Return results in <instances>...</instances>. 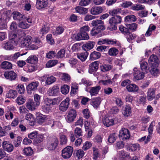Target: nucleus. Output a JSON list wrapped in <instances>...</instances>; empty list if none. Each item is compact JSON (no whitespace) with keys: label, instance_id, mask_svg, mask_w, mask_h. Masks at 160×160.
<instances>
[{"label":"nucleus","instance_id":"44","mask_svg":"<svg viewBox=\"0 0 160 160\" xmlns=\"http://www.w3.org/2000/svg\"><path fill=\"white\" fill-rule=\"evenodd\" d=\"M16 89L18 92L21 94H23L25 91V88L24 85L21 84H18L16 86Z\"/></svg>","mask_w":160,"mask_h":160},{"label":"nucleus","instance_id":"21","mask_svg":"<svg viewBox=\"0 0 160 160\" xmlns=\"http://www.w3.org/2000/svg\"><path fill=\"white\" fill-rule=\"evenodd\" d=\"M102 8L101 7H93L90 10V13L92 15H98L102 13Z\"/></svg>","mask_w":160,"mask_h":160},{"label":"nucleus","instance_id":"32","mask_svg":"<svg viewBox=\"0 0 160 160\" xmlns=\"http://www.w3.org/2000/svg\"><path fill=\"white\" fill-rule=\"evenodd\" d=\"M140 149V146L138 144H132L129 145L127 148V149L129 152H133L137 150Z\"/></svg>","mask_w":160,"mask_h":160},{"label":"nucleus","instance_id":"36","mask_svg":"<svg viewBox=\"0 0 160 160\" xmlns=\"http://www.w3.org/2000/svg\"><path fill=\"white\" fill-rule=\"evenodd\" d=\"M136 20V17L133 15H130L126 16L124 19L125 21L127 22H134Z\"/></svg>","mask_w":160,"mask_h":160},{"label":"nucleus","instance_id":"64","mask_svg":"<svg viewBox=\"0 0 160 160\" xmlns=\"http://www.w3.org/2000/svg\"><path fill=\"white\" fill-rule=\"evenodd\" d=\"M132 4V3L131 2L127 1L122 3L120 4V6L124 8H126L131 6Z\"/></svg>","mask_w":160,"mask_h":160},{"label":"nucleus","instance_id":"5","mask_svg":"<svg viewBox=\"0 0 160 160\" xmlns=\"http://www.w3.org/2000/svg\"><path fill=\"white\" fill-rule=\"evenodd\" d=\"M119 137L121 139L125 140L128 139L130 137V134L128 130L125 128H122L119 131Z\"/></svg>","mask_w":160,"mask_h":160},{"label":"nucleus","instance_id":"3","mask_svg":"<svg viewBox=\"0 0 160 160\" xmlns=\"http://www.w3.org/2000/svg\"><path fill=\"white\" fill-rule=\"evenodd\" d=\"M62 100V98L60 97H58L52 99L47 98L44 99L43 102L45 105L51 106V105L58 104Z\"/></svg>","mask_w":160,"mask_h":160},{"label":"nucleus","instance_id":"58","mask_svg":"<svg viewBox=\"0 0 160 160\" xmlns=\"http://www.w3.org/2000/svg\"><path fill=\"white\" fill-rule=\"evenodd\" d=\"M74 134L76 137H79L82 135V129L79 128H76L74 130Z\"/></svg>","mask_w":160,"mask_h":160},{"label":"nucleus","instance_id":"20","mask_svg":"<svg viewBox=\"0 0 160 160\" xmlns=\"http://www.w3.org/2000/svg\"><path fill=\"white\" fill-rule=\"evenodd\" d=\"M155 91L154 89L153 88H149L148 89L147 98L150 101L152 100L155 97Z\"/></svg>","mask_w":160,"mask_h":160},{"label":"nucleus","instance_id":"31","mask_svg":"<svg viewBox=\"0 0 160 160\" xmlns=\"http://www.w3.org/2000/svg\"><path fill=\"white\" fill-rule=\"evenodd\" d=\"M140 68L142 71L145 72L146 73L149 72V67L148 63L145 61L141 62L140 63Z\"/></svg>","mask_w":160,"mask_h":160},{"label":"nucleus","instance_id":"7","mask_svg":"<svg viewBox=\"0 0 160 160\" xmlns=\"http://www.w3.org/2000/svg\"><path fill=\"white\" fill-rule=\"evenodd\" d=\"M133 76L135 79L137 80L142 79L144 77V73L141 72L140 70L137 68L133 69Z\"/></svg>","mask_w":160,"mask_h":160},{"label":"nucleus","instance_id":"10","mask_svg":"<svg viewBox=\"0 0 160 160\" xmlns=\"http://www.w3.org/2000/svg\"><path fill=\"white\" fill-rule=\"evenodd\" d=\"M39 85L38 82H33L29 84L27 87L28 93L31 94L33 91L37 89Z\"/></svg>","mask_w":160,"mask_h":160},{"label":"nucleus","instance_id":"17","mask_svg":"<svg viewBox=\"0 0 160 160\" xmlns=\"http://www.w3.org/2000/svg\"><path fill=\"white\" fill-rule=\"evenodd\" d=\"M58 143V139L56 138H54L52 140L51 142L48 143L47 148L50 150H53L57 146Z\"/></svg>","mask_w":160,"mask_h":160},{"label":"nucleus","instance_id":"47","mask_svg":"<svg viewBox=\"0 0 160 160\" xmlns=\"http://www.w3.org/2000/svg\"><path fill=\"white\" fill-rule=\"evenodd\" d=\"M26 98L24 96H19L17 98V103L19 105L23 104L26 101Z\"/></svg>","mask_w":160,"mask_h":160},{"label":"nucleus","instance_id":"34","mask_svg":"<svg viewBox=\"0 0 160 160\" xmlns=\"http://www.w3.org/2000/svg\"><path fill=\"white\" fill-rule=\"evenodd\" d=\"M37 122L40 124L43 123L46 119V116L41 114H39L37 116Z\"/></svg>","mask_w":160,"mask_h":160},{"label":"nucleus","instance_id":"40","mask_svg":"<svg viewBox=\"0 0 160 160\" xmlns=\"http://www.w3.org/2000/svg\"><path fill=\"white\" fill-rule=\"evenodd\" d=\"M88 54L86 52L77 54V56L78 59L82 61H84L87 59Z\"/></svg>","mask_w":160,"mask_h":160},{"label":"nucleus","instance_id":"38","mask_svg":"<svg viewBox=\"0 0 160 160\" xmlns=\"http://www.w3.org/2000/svg\"><path fill=\"white\" fill-rule=\"evenodd\" d=\"M101 102V99L100 98H97L93 99L91 102V104L95 108H98Z\"/></svg>","mask_w":160,"mask_h":160},{"label":"nucleus","instance_id":"54","mask_svg":"<svg viewBox=\"0 0 160 160\" xmlns=\"http://www.w3.org/2000/svg\"><path fill=\"white\" fill-rule=\"evenodd\" d=\"M84 155V151L82 150L79 149L76 151L75 156L78 159H79L82 158Z\"/></svg>","mask_w":160,"mask_h":160},{"label":"nucleus","instance_id":"52","mask_svg":"<svg viewBox=\"0 0 160 160\" xmlns=\"http://www.w3.org/2000/svg\"><path fill=\"white\" fill-rule=\"evenodd\" d=\"M19 22L18 26L21 28L25 29L28 28L29 27V25L26 23L25 20H22Z\"/></svg>","mask_w":160,"mask_h":160},{"label":"nucleus","instance_id":"61","mask_svg":"<svg viewBox=\"0 0 160 160\" xmlns=\"http://www.w3.org/2000/svg\"><path fill=\"white\" fill-rule=\"evenodd\" d=\"M78 91V85L75 83L72 84L71 87V92L73 94H76Z\"/></svg>","mask_w":160,"mask_h":160},{"label":"nucleus","instance_id":"2","mask_svg":"<svg viewBox=\"0 0 160 160\" xmlns=\"http://www.w3.org/2000/svg\"><path fill=\"white\" fill-rule=\"evenodd\" d=\"M122 21L121 17L118 15L114 16L109 20V22L111 27L112 30H114L117 28L116 25L120 23Z\"/></svg>","mask_w":160,"mask_h":160},{"label":"nucleus","instance_id":"46","mask_svg":"<svg viewBox=\"0 0 160 160\" xmlns=\"http://www.w3.org/2000/svg\"><path fill=\"white\" fill-rule=\"evenodd\" d=\"M61 79L65 81H69L70 80V77L69 75L66 73H62L60 74Z\"/></svg>","mask_w":160,"mask_h":160},{"label":"nucleus","instance_id":"37","mask_svg":"<svg viewBox=\"0 0 160 160\" xmlns=\"http://www.w3.org/2000/svg\"><path fill=\"white\" fill-rule=\"evenodd\" d=\"M76 12L80 14H85L88 12V9L80 6L76 7L75 8Z\"/></svg>","mask_w":160,"mask_h":160},{"label":"nucleus","instance_id":"55","mask_svg":"<svg viewBox=\"0 0 160 160\" xmlns=\"http://www.w3.org/2000/svg\"><path fill=\"white\" fill-rule=\"evenodd\" d=\"M118 155L119 157L121 158H124L126 157H129V155L128 153L123 150L119 151Z\"/></svg>","mask_w":160,"mask_h":160},{"label":"nucleus","instance_id":"4","mask_svg":"<svg viewBox=\"0 0 160 160\" xmlns=\"http://www.w3.org/2000/svg\"><path fill=\"white\" fill-rule=\"evenodd\" d=\"M73 152V148L71 146H67L63 149L62 151V156L64 159L70 158Z\"/></svg>","mask_w":160,"mask_h":160},{"label":"nucleus","instance_id":"6","mask_svg":"<svg viewBox=\"0 0 160 160\" xmlns=\"http://www.w3.org/2000/svg\"><path fill=\"white\" fill-rule=\"evenodd\" d=\"M92 25L98 29L101 30H103L105 29V27L104 26V22L101 20H94L92 21Z\"/></svg>","mask_w":160,"mask_h":160},{"label":"nucleus","instance_id":"50","mask_svg":"<svg viewBox=\"0 0 160 160\" xmlns=\"http://www.w3.org/2000/svg\"><path fill=\"white\" fill-rule=\"evenodd\" d=\"M118 50L115 48H110L108 51V53L110 56H116L118 54Z\"/></svg>","mask_w":160,"mask_h":160},{"label":"nucleus","instance_id":"48","mask_svg":"<svg viewBox=\"0 0 160 160\" xmlns=\"http://www.w3.org/2000/svg\"><path fill=\"white\" fill-rule=\"evenodd\" d=\"M117 135L115 133L110 135L108 138V141L110 143H113L116 140Z\"/></svg>","mask_w":160,"mask_h":160},{"label":"nucleus","instance_id":"51","mask_svg":"<svg viewBox=\"0 0 160 160\" xmlns=\"http://www.w3.org/2000/svg\"><path fill=\"white\" fill-rule=\"evenodd\" d=\"M58 62V61L57 60H51L49 61L46 64V66L48 68H51L55 65Z\"/></svg>","mask_w":160,"mask_h":160},{"label":"nucleus","instance_id":"11","mask_svg":"<svg viewBox=\"0 0 160 160\" xmlns=\"http://www.w3.org/2000/svg\"><path fill=\"white\" fill-rule=\"evenodd\" d=\"M32 37L30 36H28L21 39L20 46L21 47L28 46L31 43Z\"/></svg>","mask_w":160,"mask_h":160},{"label":"nucleus","instance_id":"43","mask_svg":"<svg viewBox=\"0 0 160 160\" xmlns=\"http://www.w3.org/2000/svg\"><path fill=\"white\" fill-rule=\"evenodd\" d=\"M70 87L67 85H63L61 87V92L64 94H67L69 91Z\"/></svg>","mask_w":160,"mask_h":160},{"label":"nucleus","instance_id":"22","mask_svg":"<svg viewBox=\"0 0 160 160\" xmlns=\"http://www.w3.org/2000/svg\"><path fill=\"white\" fill-rule=\"evenodd\" d=\"M100 89L101 87L99 86L91 87L90 88L89 92L91 96H96L98 94Z\"/></svg>","mask_w":160,"mask_h":160},{"label":"nucleus","instance_id":"12","mask_svg":"<svg viewBox=\"0 0 160 160\" xmlns=\"http://www.w3.org/2000/svg\"><path fill=\"white\" fill-rule=\"evenodd\" d=\"M77 115L76 111L74 109L70 110L67 115L66 120L68 122H73Z\"/></svg>","mask_w":160,"mask_h":160},{"label":"nucleus","instance_id":"49","mask_svg":"<svg viewBox=\"0 0 160 160\" xmlns=\"http://www.w3.org/2000/svg\"><path fill=\"white\" fill-rule=\"evenodd\" d=\"M158 66H156L152 65L151 69L150 70H149L150 73L154 76L156 75L158 72V70L157 68Z\"/></svg>","mask_w":160,"mask_h":160},{"label":"nucleus","instance_id":"57","mask_svg":"<svg viewBox=\"0 0 160 160\" xmlns=\"http://www.w3.org/2000/svg\"><path fill=\"white\" fill-rule=\"evenodd\" d=\"M51 107L49 106H47L44 104L41 106L42 110L45 113H48L51 111Z\"/></svg>","mask_w":160,"mask_h":160},{"label":"nucleus","instance_id":"41","mask_svg":"<svg viewBox=\"0 0 160 160\" xmlns=\"http://www.w3.org/2000/svg\"><path fill=\"white\" fill-rule=\"evenodd\" d=\"M145 7L140 4H136L132 5L131 7V9L135 11H139L144 9Z\"/></svg>","mask_w":160,"mask_h":160},{"label":"nucleus","instance_id":"29","mask_svg":"<svg viewBox=\"0 0 160 160\" xmlns=\"http://www.w3.org/2000/svg\"><path fill=\"white\" fill-rule=\"evenodd\" d=\"M126 88L129 92H136L138 90V86L135 84L128 85L127 86Z\"/></svg>","mask_w":160,"mask_h":160},{"label":"nucleus","instance_id":"24","mask_svg":"<svg viewBox=\"0 0 160 160\" xmlns=\"http://www.w3.org/2000/svg\"><path fill=\"white\" fill-rule=\"evenodd\" d=\"M98 64L97 61L91 63L89 66V72L90 73L96 72L98 68Z\"/></svg>","mask_w":160,"mask_h":160},{"label":"nucleus","instance_id":"45","mask_svg":"<svg viewBox=\"0 0 160 160\" xmlns=\"http://www.w3.org/2000/svg\"><path fill=\"white\" fill-rule=\"evenodd\" d=\"M112 66L111 65L104 64L100 66L101 70L103 72L109 71L111 69Z\"/></svg>","mask_w":160,"mask_h":160},{"label":"nucleus","instance_id":"28","mask_svg":"<svg viewBox=\"0 0 160 160\" xmlns=\"http://www.w3.org/2000/svg\"><path fill=\"white\" fill-rule=\"evenodd\" d=\"M131 113V110L130 106L128 105H126L123 108L122 111L123 114L125 117L129 116Z\"/></svg>","mask_w":160,"mask_h":160},{"label":"nucleus","instance_id":"14","mask_svg":"<svg viewBox=\"0 0 160 160\" xmlns=\"http://www.w3.org/2000/svg\"><path fill=\"white\" fill-rule=\"evenodd\" d=\"M2 146L4 150L8 152H10L13 150L14 147L13 145L8 142H3Z\"/></svg>","mask_w":160,"mask_h":160},{"label":"nucleus","instance_id":"30","mask_svg":"<svg viewBox=\"0 0 160 160\" xmlns=\"http://www.w3.org/2000/svg\"><path fill=\"white\" fill-rule=\"evenodd\" d=\"M17 93L16 91L11 89L8 91L6 94V97L7 98H15L17 96Z\"/></svg>","mask_w":160,"mask_h":160},{"label":"nucleus","instance_id":"8","mask_svg":"<svg viewBox=\"0 0 160 160\" xmlns=\"http://www.w3.org/2000/svg\"><path fill=\"white\" fill-rule=\"evenodd\" d=\"M59 92V87L57 85H55L49 88L48 91V95L50 96H57Z\"/></svg>","mask_w":160,"mask_h":160},{"label":"nucleus","instance_id":"27","mask_svg":"<svg viewBox=\"0 0 160 160\" xmlns=\"http://www.w3.org/2000/svg\"><path fill=\"white\" fill-rule=\"evenodd\" d=\"M26 62L29 63L35 64L38 62V58L35 55L29 56L26 60Z\"/></svg>","mask_w":160,"mask_h":160},{"label":"nucleus","instance_id":"23","mask_svg":"<svg viewBox=\"0 0 160 160\" xmlns=\"http://www.w3.org/2000/svg\"><path fill=\"white\" fill-rule=\"evenodd\" d=\"M95 45V42H94L89 41L87 43L83 45L82 48L85 51H88L92 49Z\"/></svg>","mask_w":160,"mask_h":160},{"label":"nucleus","instance_id":"60","mask_svg":"<svg viewBox=\"0 0 160 160\" xmlns=\"http://www.w3.org/2000/svg\"><path fill=\"white\" fill-rule=\"evenodd\" d=\"M121 13V9L119 8H117L109 11V14L112 16H114L115 15H117Z\"/></svg>","mask_w":160,"mask_h":160},{"label":"nucleus","instance_id":"13","mask_svg":"<svg viewBox=\"0 0 160 160\" xmlns=\"http://www.w3.org/2000/svg\"><path fill=\"white\" fill-rule=\"evenodd\" d=\"M48 0H37L36 7L38 9H42L48 6Z\"/></svg>","mask_w":160,"mask_h":160},{"label":"nucleus","instance_id":"59","mask_svg":"<svg viewBox=\"0 0 160 160\" xmlns=\"http://www.w3.org/2000/svg\"><path fill=\"white\" fill-rule=\"evenodd\" d=\"M127 26L128 28L133 31H135L137 30L138 25L134 23L131 24H127Z\"/></svg>","mask_w":160,"mask_h":160},{"label":"nucleus","instance_id":"9","mask_svg":"<svg viewBox=\"0 0 160 160\" xmlns=\"http://www.w3.org/2000/svg\"><path fill=\"white\" fill-rule=\"evenodd\" d=\"M70 99L69 98H67L62 101L59 105V109L62 111L64 112L66 111L69 105Z\"/></svg>","mask_w":160,"mask_h":160},{"label":"nucleus","instance_id":"39","mask_svg":"<svg viewBox=\"0 0 160 160\" xmlns=\"http://www.w3.org/2000/svg\"><path fill=\"white\" fill-rule=\"evenodd\" d=\"M127 41L130 42L132 40L136 38L137 35L134 34L130 32L129 31L125 35Z\"/></svg>","mask_w":160,"mask_h":160},{"label":"nucleus","instance_id":"26","mask_svg":"<svg viewBox=\"0 0 160 160\" xmlns=\"http://www.w3.org/2000/svg\"><path fill=\"white\" fill-rule=\"evenodd\" d=\"M36 103H35L32 100H29L26 103V107L27 108L31 110H34L38 106Z\"/></svg>","mask_w":160,"mask_h":160},{"label":"nucleus","instance_id":"19","mask_svg":"<svg viewBox=\"0 0 160 160\" xmlns=\"http://www.w3.org/2000/svg\"><path fill=\"white\" fill-rule=\"evenodd\" d=\"M16 73L12 71L5 72L4 76L5 78L10 80H15L16 78Z\"/></svg>","mask_w":160,"mask_h":160},{"label":"nucleus","instance_id":"53","mask_svg":"<svg viewBox=\"0 0 160 160\" xmlns=\"http://www.w3.org/2000/svg\"><path fill=\"white\" fill-rule=\"evenodd\" d=\"M93 159L96 160L100 156V154L99 151L97 148L95 147L93 148Z\"/></svg>","mask_w":160,"mask_h":160},{"label":"nucleus","instance_id":"15","mask_svg":"<svg viewBox=\"0 0 160 160\" xmlns=\"http://www.w3.org/2000/svg\"><path fill=\"white\" fill-rule=\"evenodd\" d=\"M149 63L152 66H158L159 61L158 57L155 55L153 54L151 56L148 60Z\"/></svg>","mask_w":160,"mask_h":160},{"label":"nucleus","instance_id":"25","mask_svg":"<svg viewBox=\"0 0 160 160\" xmlns=\"http://www.w3.org/2000/svg\"><path fill=\"white\" fill-rule=\"evenodd\" d=\"M14 45L11 41L9 42L5 41L2 44L3 48L7 50H11L14 48Z\"/></svg>","mask_w":160,"mask_h":160},{"label":"nucleus","instance_id":"18","mask_svg":"<svg viewBox=\"0 0 160 160\" xmlns=\"http://www.w3.org/2000/svg\"><path fill=\"white\" fill-rule=\"evenodd\" d=\"M12 14L13 19L18 22L24 20L25 19V16L18 12H14Z\"/></svg>","mask_w":160,"mask_h":160},{"label":"nucleus","instance_id":"63","mask_svg":"<svg viewBox=\"0 0 160 160\" xmlns=\"http://www.w3.org/2000/svg\"><path fill=\"white\" fill-rule=\"evenodd\" d=\"M107 44L110 45H112L115 46H119V42L113 40H109L107 39Z\"/></svg>","mask_w":160,"mask_h":160},{"label":"nucleus","instance_id":"62","mask_svg":"<svg viewBox=\"0 0 160 160\" xmlns=\"http://www.w3.org/2000/svg\"><path fill=\"white\" fill-rule=\"evenodd\" d=\"M65 50L64 49H61L58 51L57 54V58H62L65 56Z\"/></svg>","mask_w":160,"mask_h":160},{"label":"nucleus","instance_id":"42","mask_svg":"<svg viewBox=\"0 0 160 160\" xmlns=\"http://www.w3.org/2000/svg\"><path fill=\"white\" fill-rule=\"evenodd\" d=\"M22 152L27 156L32 155L33 153V151L31 147H28L23 149Z\"/></svg>","mask_w":160,"mask_h":160},{"label":"nucleus","instance_id":"56","mask_svg":"<svg viewBox=\"0 0 160 160\" xmlns=\"http://www.w3.org/2000/svg\"><path fill=\"white\" fill-rule=\"evenodd\" d=\"M55 81L56 78L53 76H51L47 77L46 81V84L47 85H50L53 83Z\"/></svg>","mask_w":160,"mask_h":160},{"label":"nucleus","instance_id":"33","mask_svg":"<svg viewBox=\"0 0 160 160\" xmlns=\"http://www.w3.org/2000/svg\"><path fill=\"white\" fill-rule=\"evenodd\" d=\"M101 54L100 53L96 51L92 52L90 55V59L92 61L98 59L100 57Z\"/></svg>","mask_w":160,"mask_h":160},{"label":"nucleus","instance_id":"35","mask_svg":"<svg viewBox=\"0 0 160 160\" xmlns=\"http://www.w3.org/2000/svg\"><path fill=\"white\" fill-rule=\"evenodd\" d=\"M1 66L2 68L5 69H11L12 67V64L10 62L7 61L3 62L2 63Z\"/></svg>","mask_w":160,"mask_h":160},{"label":"nucleus","instance_id":"1","mask_svg":"<svg viewBox=\"0 0 160 160\" xmlns=\"http://www.w3.org/2000/svg\"><path fill=\"white\" fill-rule=\"evenodd\" d=\"M21 36L19 34H17L13 33L9 34V38L10 41H11L13 45H17L19 42V41L22 36L24 35V33L22 32H21Z\"/></svg>","mask_w":160,"mask_h":160},{"label":"nucleus","instance_id":"16","mask_svg":"<svg viewBox=\"0 0 160 160\" xmlns=\"http://www.w3.org/2000/svg\"><path fill=\"white\" fill-rule=\"evenodd\" d=\"M102 122L104 125L107 127L112 126L114 124V121L112 118L106 117L103 118Z\"/></svg>","mask_w":160,"mask_h":160}]
</instances>
